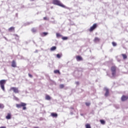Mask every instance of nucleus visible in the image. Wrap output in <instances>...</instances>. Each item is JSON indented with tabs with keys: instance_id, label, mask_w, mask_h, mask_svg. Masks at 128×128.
<instances>
[{
	"instance_id": "nucleus-11",
	"label": "nucleus",
	"mask_w": 128,
	"mask_h": 128,
	"mask_svg": "<svg viewBox=\"0 0 128 128\" xmlns=\"http://www.w3.org/2000/svg\"><path fill=\"white\" fill-rule=\"evenodd\" d=\"M6 118V120H10L12 118V114L10 113H8Z\"/></svg>"
},
{
	"instance_id": "nucleus-8",
	"label": "nucleus",
	"mask_w": 128,
	"mask_h": 128,
	"mask_svg": "<svg viewBox=\"0 0 128 128\" xmlns=\"http://www.w3.org/2000/svg\"><path fill=\"white\" fill-rule=\"evenodd\" d=\"M12 68H16V61L14 60L12 61Z\"/></svg>"
},
{
	"instance_id": "nucleus-19",
	"label": "nucleus",
	"mask_w": 128,
	"mask_h": 128,
	"mask_svg": "<svg viewBox=\"0 0 128 128\" xmlns=\"http://www.w3.org/2000/svg\"><path fill=\"white\" fill-rule=\"evenodd\" d=\"M56 38H60V36H62V34H60V33H56Z\"/></svg>"
},
{
	"instance_id": "nucleus-26",
	"label": "nucleus",
	"mask_w": 128,
	"mask_h": 128,
	"mask_svg": "<svg viewBox=\"0 0 128 128\" xmlns=\"http://www.w3.org/2000/svg\"><path fill=\"white\" fill-rule=\"evenodd\" d=\"M62 57V54H56V58H60Z\"/></svg>"
},
{
	"instance_id": "nucleus-39",
	"label": "nucleus",
	"mask_w": 128,
	"mask_h": 128,
	"mask_svg": "<svg viewBox=\"0 0 128 128\" xmlns=\"http://www.w3.org/2000/svg\"><path fill=\"white\" fill-rule=\"evenodd\" d=\"M81 116H82V114H81Z\"/></svg>"
},
{
	"instance_id": "nucleus-3",
	"label": "nucleus",
	"mask_w": 128,
	"mask_h": 128,
	"mask_svg": "<svg viewBox=\"0 0 128 128\" xmlns=\"http://www.w3.org/2000/svg\"><path fill=\"white\" fill-rule=\"evenodd\" d=\"M10 90H13L14 92V94H18L19 91H18V88H16V87H12L10 88Z\"/></svg>"
},
{
	"instance_id": "nucleus-7",
	"label": "nucleus",
	"mask_w": 128,
	"mask_h": 128,
	"mask_svg": "<svg viewBox=\"0 0 128 128\" xmlns=\"http://www.w3.org/2000/svg\"><path fill=\"white\" fill-rule=\"evenodd\" d=\"M104 90H106V93H105V94H104V96H108V94H110L109 91H108V88H104Z\"/></svg>"
},
{
	"instance_id": "nucleus-15",
	"label": "nucleus",
	"mask_w": 128,
	"mask_h": 128,
	"mask_svg": "<svg viewBox=\"0 0 128 128\" xmlns=\"http://www.w3.org/2000/svg\"><path fill=\"white\" fill-rule=\"evenodd\" d=\"M94 42H100V38H98V37L95 38L94 39Z\"/></svg>"
},
{
	"instance_id": "nucleus-18",
	"label": "nucleus",
	"mask_w": 128,
	"mask_h": 128,
	"mask_svg": "<svg viewBox=\"0 0 128 128\" xmlns=\"http://www.w3.org/2000/svg\"><path fill=\"white\" fill-rule=\"evenodd\" d=\"M122 56L123 57L124 60H126V58H128V56L126 54H122Z\"/></svg>"
},
{
	"instance_id": "nucleus-33",
	"label": "nucleus",
	"mask_w": 128,
	"mask_h": 128,
	"mask_svg": "<svg viewBox=\"0 0 128 128\" xmlns=\"http://www.w3.org/2000/svg\"><path fill=\"white\" fill-rule=\"evenodd\" d=\"M76 84H80V82H76Z\"/></svg>"
},
{
	"instance_id": "nucleus-34",
	"label": "nucleus",
	"mask_w": 128,
	"mask_h": 128,
	"mask_svg": "<svg viewBox=\"0 0 128 128\" xmlns=\"http://www.w3.org/2000/svg\"><path fill=\"white\" fill-rule=\"evenodd\" d=\"M0 128H6V126H1V127H0Z\"/></svg>"
},
{
	"instance_id": "nucleus-16",
	"label": "nucleus",
	"mask_w": 128,
	"mask_h": 128,
	"mask_svg": "<svg viewBox=\"0 0 128 128\" xmlns=\"http://www.w3.org/2000/svg\"><path fill=\"white\" fill-rule=\"evenodd\" d=\"M46 100H50V96L48 95H46Z\"/></svg>"
},
{
	"instance_id": "nucleus-13",
	"label": "nucleus",
	"mask_w": 128,
	"mask_h": 128,
	"mask_svg": "<svg viewBox=\"0 0 128 128\" xmlns=\"http://www.w3.org/2000/svg\"><path fill=\"white\" fill-rule=\"evenodd\" d=\"M51 116L54 118H56L58 116V114L56 113H52Z\"/></svg>"
},
{
	"instance_id": "nucleus-6",
	"label": "nucleus",
	"mask_w": 128,
	"mask_h": 128,
	"mask_svg": "<svg viewBox=\"0 0 128 128\" xmlns=\"http://www.w3.org/2000/svg\"><path fill=\"white\" fill-rule=\"evenodd\" d=\"M97 25L96 24H93L92 26H91L90 28V32H92L94 30H95V28H96Z\"/></svg>"
},
{
	"instance_id": "nucleus-36",
	"label": "nucleus",
	"mask_w": 128,
	"mask_h": 128,
	"mask_svg": "<svg viewBox=\"0 0 128 128\" xmlns=\"http://www.w3.org/2000/svg\"><path fill=\"white\" fill-rule=\"evenodd\" d=\"M14 36H18V35H16V34H14Z\"/></svg>"
},
{
	"instance_id": "nucleus-21",
	"label": "nucleus",
	"mask_w": 128,
	"mask_h": 128,
	"mask_svg": "<svg viewBox=\"0 0 128 128\" xmlns=\"http://www.w3.org/2000/svg\"><path fill=\"white\" fill-rule=\"evenodd\" d=\"M100 122H101L102 124H106V122L104 120H100Z\"/></svg>"
},
{
	"instance_id": "nucleus-37",
	"label": "nucleus",
	"mask_w": 128,
	"mask_h": 128,
	"mask_svg": "<svg viewBox=\"0 0 128 128\" xmlns=\"http://www.w3.org/2000/svg\"><path fill=\"white\" fill-rule=\"evenodd\" d=\"M116 108H118V107H116Z\"/></svg>"
},
{
	"instance_id": "nucleus-32",
	"label": "nucleus",
	"mask_w": 128,
	"mask_h": 128,
	"mask_svg": "<svg viewBox=\"0 0 128 128\" xmlns=\"http://www.w3.org/2000/svg\"><path fill=\"white\" fill-rule=\"evenodd\" d=\"M28 76L30 78H32V75L31 74H28Z\"/></svg>"
},
{
	"instance_id": "nucleus-22",
	"label": "nucleus",
	"mask_w": 128,
	"mask_h": 128,
	"mask_svg": "<svg viewBox=\"0 0 128 128\" xmlns=\"http://www.w3.org/2000/svg\"><path fill=\"white\" fill-rule=\"evenodd\" d=\"M32 32H36V29L35 28H32Z\"/></svg>"
},
{
	"instance_id": "nucleus-12",
	"label": "nucleus",
	"mask_w": 128,
	"mask_h": 128,
	"mask_svg": "<svg viewBox=\"0 0 128 128\" xmlns=\"http://www.w3.org/2000/svg\"><path fill=\"white\" fill-rule=\"evenodd\" d=\"M48 33L46 32L40 33L41 36H48Z\"/></svg>"
},
{
	"instance_id": "nucleus-35",
	"label": "nucleus",
	"mask_w": 128,
	"mask_h": 128,
	"mask_svg": "<svg viewBox=\"0 0 128 128\" xmlns=\"http://www.w3.org/2000/svg\"><path fill=\"white\" fill-rule=\"evenodd\" d=\"M14 98H16V100H18V98L16 97V96H14Z\"/></svg>"
},
{
	"instance_id": "nucleus-14",
	"label": "nucleus",
	"mask_w": 128,
	"mask_h": 128,
	"mask_svg": "<svg viewBox=\"0 0 128 128\" xmlns=\"http://www.w3.org/2000/svg\"><path fill=\"white\" fill-rule=\"evenodd\" d=\"M56 50V46H54L50 48V50L52 52H54V50Z\"/></svg>"
},
{
	"instance_id": "nucleus-5",
	"label": "nucleus",
	"mask_w": 128,
	"mask_h": 128,
	"mask_svg": "<svg viewBox=\"0 0 128 128\" xmlns=\"http://www.w3.org/2000/svg\"><path fill=\"white\" fill-rule=\"evenodd\" d=\"M26 106V104L21 102L20 104H16V106L18 108H20L22 106Z\"/></svg>"
},
{
	"instance_id": "nucleus-2",
	"label": "nucleus",
	"mask_w": 128,
	"mask_h": 128,
	"mask_svg": "<svg viewBox=\"0 0 128 128\" xmlns=\"http://www.w3.org/2000/svg\"><path fill=\"white\" fill-rule=\"evenodd\" d=\"M6 80H0V86L2 90L4 92V84H6Z\"/></svg>"
},
{
	"instance_id": "nucleus-23",
	"label": "nucleus",
	"mask_w": 128,
	"mask_h": 128,
	"mask_svg": "<svg viewBox=\"0 0 128 128\" xmlns=\"http://www.w3.org/2000/svg\"><path fill=\"white\" fill-rule=\"evenodd\" d=\"M62 40H68V37L66 36L62 37Z\"/></svg>"
},
{
	"instance_id": "nucleus-9",
	"label": "nucleus",
	"mask_w": 128,
	"mask_h": 128,
	"mask_svg": "<svg viewBox=\"0 0 128 128\" xmlns=\"http://www.w3.org/2000/svg\"><path fill=\"white\" fill-rule=\"evenodd\" d=\"M128 98V96H122V97L121 98V100L122 102H124V100H126Z\"/></svg>"
},
{
	"instance_id": "nucleus-1",
	"label": "nucleus",
	"mask_w": 128,
	"mask_h": 128,
	"mask_svg": "<svg viewBox=\"0 0 128 128\" xmlns=\"http://www.w3.org/2000/svg\"><path fill=\"white\" fill-rule=\"evenodd\" d=\"M52 3L58 6H61L62 8H66V6L62 4V2H60V1L58 0H53Z\"/></svg>"
},
{
	"instance_id": "nucleus-24",
	"label": "nucleus",
	"mask_w": 128,
	"mask_h": 128,
	"mask_svg": "<svg viewBox=\"0 0 128 128\" xmlns=\"http://www.w3.org/2000/svg\"><path fill=\"white\" fill-rule=\"evenodd\" d=\"M60 88H64V84H61L60 85Z\"/></svg>"
},
{
	"instance_id": "nucleus-28",
	"label": "nucleus",
	"mask_w": 128,
	"mask_h": 128,
	"mask_svg": "<svg viewBox=\"0 0 128 128\" xmlns=\"http://www.w3.org/2000/svg\"><path fill=\"white\" fill-rule=\"evenodd\" d=\"M59 72H60V70H54V74H59Z\"/></svg>"
},
{
	"instance_id": "nucleus-25",
	"label": "nucleus",
	"mask_w": 128,
	"mask_h": 128,
	"mask_svg": "<svg viewBox=\"0 0 128 128\" xmlns=\"http://www.w3.org/2000/svg\"><path fill=\"white\" fill-rule=\"evenodd\" d=\"M86 128H91L90 125V124H86Z\"/></svg>"
},
{
	"instance_id": "nucleus-17",
	"label": "nucleus",
	"mask_w": 128,
	"mask_h": 128,
	"mask_svg": "<svg viewBox=\"0 0 128 128\" xmlns=\"http://www.w3.org/2000/svg\"><path fill=\"white\" fill-rule=\"evenodd\" d=\"M8 30H9V32H12V30H14V27H10V28H9L8 29Z\"/></svg>"
},
{
	"instance_id": "nucleus-31",
	"label": "nucleus",
	"mask_w": 128,
	"mask_h": 128,
	"mask_svg": "<svg viewBox=\"0 0 128 128\" xmlns=\"http://www.w3.org/2000/svg\"><path fill=\"white\" fill-rule=\"evenodd\" d=\"M22 110H26V106H22Z\"/></svg>"
},
{
	"instance_id": "nucleus-10",
	"label": "nucleus",
	"mask_w": 128,
	"mask_h": 128,
	"mask_svg": "<svg viewBox=\"0 0 128 128\" xmlns=\"http://www.w3.org/2000/svg\"><path fill=\"white\" fill-rule=\"evenodd\" d=\"M77 62H80V60H82V58L80 56H76Z\"/></svg>"
},
{
	"instance_id": "nucleus-38",
	"label": "nucleus",
	"mask_w": 128,
	"mask_h": 128,
	"mask_svg": "<svg viewBox=\"0 0 128 128\" xmlns=\"http://www.w3.org/2000/svg\"><path fill=\"white\" fill-rule=\"evenodd\" d=\"M36 52H38V50H36Z\"/></svg>"
},
{
	"instance_id": "nucleus-4",
	"label": "nucleus",
	"mask_w": 128,
	"mask_h": 128,
	"mask_svg": "<svg viewBox=\"0 0 128 128\" xmlns=\"http://www.w3.org/2000/svg\"><path fill=\"white\" fill-rule=\"evenodd\" d=\"M116 67L114 66H112L111 68V71L112 72V76H116Z\"/></svg>"
},
{
	"instance_id": "nucleus-29",
	"label": "nucleus",
	"mask_w": 128,
	"mask_h": 128,
	"mask_svg": "<svg viewBox=\"0 0 128 128\" xmlns=\"http://www.w3.org/2000/svg\"><path fill=\"white\" fill-rule=\"evenodd\" d=\"M44 20H48L49 18L46 17H44Z\"/></svg>"
},
{
	"instance_id": "nucleus-30",
	"label": "nucleus",
	"mask_w": 128,
	"mask_h": 128,
	"mask_svg": "<svg viewBox=\"0 0 128 128\" xmlns=\"http://www.w3.org/2000/svg\"><path fill=\"white\" fill-rule=\"evenodd\" d=\"M86 106H90V102H86Z\"/></svg>"
},
{
	"instance_id": "nucleus-27",
	"label": "nucleus",
	"mask_w": 128,
	"mask_h": 128,
	"mask_svg": "<svg viewBox=\"0 0 128 128\" xmlns=\"http://www.w3.org/2000/svg\"><path fill=\"white\" fill-rule=\"evenodd\" d=\"M112 44L113 46H116V43L115 42H112Z\"/></svg>"
},
{
	"instance_id": "nucleus-20",
	"label": "nucleus",
	"mask_w": 128,
	"mask_h": 128,
	"mask_svg": "<svg viewBox=\"0 0 128 128\" xmlns=\"http://www.w3.org/2000/svg\"><path fill=\"white\" fill-rule=\"evenodd\" d=\"M0 108L2 110V108H4V105L2 104H0Z\"/></svg>"
}]
</instances>
